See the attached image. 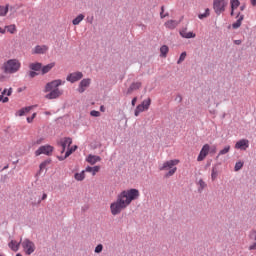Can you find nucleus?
Listing matches in <instances>:
<instances>
[{"label": "nucleus", "instance_id": "f257e3e1", "mask_svg": "<svg viewBox=\"0 0 256 256\" xmlns=\"http://www.w3.org/2000/svg\"><path fill=\"white\" fill-rule=\"evenodd\" d=\"M139 195V191L135 188L122 191L118 195L117 200L110 205L111 214L119 215L121 211L127 209V207L131 205L132 201H136V199H139Z\"/></svg>", "mask_w": 256, "mask_h": 256}, {"label": "nucleus", "instance_id": "f03ea898", "mask_svg": "<svg viewBox=\"0 0 256 256\" xmlns=\"http://www.w3.org/2000/svg\"><path fill=\"white\" fill-rule=\"evenodd\" d=\"M65 85V81L61 79L53 80L48 82L45 86L44 92L48 93L45 95V99H59L63 95V90H60L59 87Z\"/></svg>", "mask_w": 256, "mask_h": 256}, {"label": "nucleus", "instance_id": "7ed1b4c3", "mask_svg": "<svg viewBox=\"0 0 256 256\" xmlns=\"http://www.w3.org/2000/svg\"><path fill=\"white\" fill-rule=\"evenodd\" d=\"M21 69V62L18 59H10L6 61L2 66V71L8 75H13Z\"/></svg>", "mask_w": 256, "mask_h": 256}, {"label": "nucleus", "instance_id": "20e7f679", "mask_svg": "<svg viewBox=\"0 0 256 256\" xmlns=\"http://www.w3.org/2000/svg\"><path fill=\"white\" fill-rule=\"evenodd\" d=\"M180 161L179 159L174 160H168L162 164V166L159 167L160 171H168L165 175V177H173L175 173H177L176 165H179Z\"/></svg>", "mask_w": 256, "mask_h": 256}, {"label": "nucleus", "instance_id": "39448f33", "mask_svg": "<svg viewBox=\"0 0 256 256\" xmlns=\"http://www.w3.org/2000/svg\"><path fill=\"white\" fill-rule=\"evenodd\" d=\"M21 245L25 255H33V253H35L36 246L33 241L25 238L23 241H21Z\"/></svg>", "mask_w": 256, "mask_h": 256}, {"label": "nucleus", "instance_id": "423d86ee", "mask_svg": "<svg viewBox=\"0 0 256 256\" xmlns=\"http://www.w3.org/2000/svg\"><path fill=\"white\" fill-rule=\"evenodd\" d=\"M149 107H151V98H147L146 100H143V102L136 107L134 112L135 117H139L140 113H143V111L149 110Z\"/></svg>", "mask_w": 256, "mask_h": 256}, {"label": "nucleus", "instance_id": "0eeeda50", "mask_svg": "<svg viewBox=\"0 0 256 256\" xmlns=\"http://www.w3.org/2000/svg\"><path fill=\"white\" fill-rule=\"evenodd\" d=\"M225 7H227V1H225V0H214L213 1V9H214L216 15H221V13H224Z\"/></svg>", "mask_w": 256, "mask_h": 256}, {"label": "nucleus", "instance_id": "6e6552de", "mask_svg": "<svg viewBox=\"0 0 256 256\" xmlns=\"http://www.w3.org/2000/svg\"><path fill=\"white\" fill-rule=\"evenodd\" d=\"M53 153V146L51 145H44L41 146L39 149L35 151L36 157H39V155H51Z\"/></svg>", "mask_w": 256, "mask_h": 256}, {"label": "nucleus", "instance_id": "1a4fd4ad", "mask_svg": "<svg viewBox=\"0 0 256 256\" xmlns=\"http://www.w3.org/2000/svg\"><path fill=\"white\" fill-rule=\"evenodd\" d=\"M210 151L211 146L209 144H204L197 157V161H205V158L209 155Z\"/></svg>", "mask_w": 256, "mask_h": 256}, {"label": "nucleus", "instance_id": "9d476101", "mask_svg": "<svg viewBox=\"0 0 256 256\" xmlns=\"http://www.w3.org/2000/svg\"><path fill=\"white\" fill-rule=\"evenodd\" d=\"M81 79H83V72H73L66 77L69 83H77V81H81Z\"/></svg>", "mask_w": 256, "mask_h": 256}, {"label": "nucleus", "instance_id": "9b49d317", "mask_svg": "<svg viewBox=\"0 0 256 256\" xmlns=\"http://www.w3.org/2000/svg\"><path fill=\"white\" fill-rule=\"evenodd\" d=\"M49 51V46L47 45H37L32 50V55H45Z\"/></svg>", "mask_w": 256, "mask_h": 256}, {"label": "nucleus", "instance_id": "f8f14e48", "mask_svg": "<svg viewBox=\"0 0 256 256\" xmlns=\"http://www.w3.org/2000/svg\"><path fill=\"white\" fill-rule=\"evenodd\" d=\"M249 148V140L241 139L235 144V149H240L241 151H247Z\"/></svg>", "mask_w": 256, "mask_h": 256}, {"label": "nucleus", "instance_id": "ddd939ff", "mask_svg": "<svg viewBox=\"0 0 256 256\" xmlns=\"http://www.w3.org/2000/svg\"><path fill=\"white\" fill-rule=\"evenodd\" d=\"M89 85H91L90 78H85V79L81 80L79 87H78V91L80 93H85V90L87 89V87H89Z\"/></svg>", "mask_w": 256, "mask_h": 256}, {"label": "nucleus", "instance_id": "4468645a", "mask_svg": "<svg viewBox=\"0 0 256 256\" xmlns=\"http://www.w3.org/2000/svg\"><path fill=\"white\" fill-rule=\"evenodd\" d=\"M71 143H73V140L70 137H66L60 140V146L62 147L61 153H65L66 147L69 149L71 147Z\"/></svg>", "mask_w": 256, "mask_h": 256}, {"label": "nucleus", "instance_id": "2eb2a0df", "mask_svg": "<svg viewBox=\"0 0 256 256\" xmlns=\"http://www.w3.org/2000/svg\"><path fill=\"white\" fill-rule=\"evenodd\" d=\"M35 107H37V105H32V106H27V107H24L20 110H18L16 112V115L18 117H23L24 115H27V113H29L30 111H32V109H35Z\"/></svg>", "mask_w": 256, "mask_h": 256}, {"label": "nucleus", "instance_id": "dca6fc26", "mask_svg": "<svg viewBox=\"0 0 256 256\" xmlns=\"http://www.w3.org/2000/svg\"><path fill=\"white\" fill-rule=\"evenodd\" d=\"M236 22L232 24V27L234 29H239V27H241L242 23H243V19H245V15L241 14V12H239L236 16Z\"/></svg>", "mask_w": 256, "mask_h": 256}, {"label": "nucleus", "instance_id": "f3484780", "mask_svg": "<svg viewBox=\"0 0 256 256\" xmlns=\"http://www.w3.org/2000/svg\"><path fill=\"white\" fill-rule=\"evenodd\" d=\"M181 37L184 39H195L196 35L193 32H188L187 28L183 29L180 31Z\"/></svg>", "mask_w": 256, "mask_h": 256}, {"label": "nucleus", "instance_id": "a211bd4d", "mask_svg": "<svg viewBox=\"0 0 256 256\" xmlns=\"http://www.w3.org/2000/svg\"><path fill=\"white\" fill-rule=\"evenodd\" d=\"M141 82H133L128 90H127V95H131V93H133V91H137L138 89H141Z\"/></svg>", "mask_w": 256, "mask_h": 256}, {"label": "nucleus", "instance_id": "6ab92c4d", "mask_svg": "<svg viewBox=\"0 0 256 256\" xmlns=\"http://www.w3.org/2000/svg\"><path fill=\"white\" fill-rule=\"evenodd\" d=\"M87 163H90V165H95V163H99L101 161V157L97 155H88L86 158Z\"/></svg>", "mask_w": 256, "mask_h": 256}, {"label": "nucleus", "instance_id": "aec40b11", "mask_svg": "<svg viewBox=\"0 0 256 256\" xmlns=\"http://www.w3.org/2000/svg\"><path fill=\"white\" fill-rule=\"evenodd\" d=\"M230 5H231V17H233V15H235V9H237L239 7V5H241V2H239V0H230Z\"/></svg>", "mask_w": 256, "mask_h": 256}, {"label": "nucleus", "instance_id": "412c9836", "mask_svg": "<svg viewBox=\"0 0 256 256\" xmlns=\"http://www.w3.org/2000/svg\"><path fill=\"white\" fill-rule=\"evenodd\" d=\"M86 173H92L93 176L97 175V173H99V171H101V167L100 166H88L85 169Z\"/></svg>", "mask_w": 256, "mask_h": 256}, {"label": "nucleus", "instance_id": "4be33fe9", "mask_svg": "<svg viewBox=\"0 0 256 256\" xmlns=\"http://www.w3.org/2000/svg\"><path fill=\"white\" fill-rule=\"evenodd\" d=\"M164 25L167 29H175L179 25V21H177V20H168L167 22H165Z\"/></svg>", "mask_w": 256, "mask_h": 256}, {"label": "nucleus", "instance_id": "5701e85b", "mask_svg": "<svg viewBox=\"0 0 256 256\" xmlns=\"http://www.w3.org/2000/svg\"><path fill=\"white\" fill-rule=\"evenodd\" d=\"M20 245H21V242H17L15 240H11L10 243L8 244V247H10V249L12 251L17 252V251H19Z\"/></svg>", "mask_w": 256, "mask_h": 256}, {"label": "nucleus", "instance_id": "b1692460", "mask_svg": "<svg viewBox=\"0 0 256 256\" xmlns=\"http://www.w3.org/2000/svg\"><path fill=\"white\" fill-rule=\"evenodd\" d=\"M53 67H55V62H52L48 65H45L42 67V75H46V73H49V71H51V69H53Z\"/></svg>", "mask_w": 256, "mask_h": 256}, {"label": "nucleus", "instance_id": "393cba45", "mask_svg": "<svg viewBox=\"0 0 256 256\" xmlns=\"http://www.w3.org/2000/svg\"><path fill=\"white\" fill-rule=\"evenodd\" d=\"M5 29L11 35H15V33H17V26H15V24H11V25L5 26Z\"/></svg>", "mask_w": 256, "mask_h": 256}, {"label": "nucleus", "instance_id": "a878e982", "mask_svg": "<svg viewBox=\"0 0 256 256\" xmlns=\"http://www.w3.org/2000/svg\"><path fill=\"white\" fill-rule=\"evenodd\" d=\"M9 13V4H6V6H0V17H5Z\"/></svg>", "mask_w": 256, "mask_h": 256}, {"label": "nucleus", "instance_id": "bb28decb", "mask_svg": "<svg viewBox=\"0 0 256 256\" xmlns=\"http://www.w3.org/2000/svg\"><path fill=\"white\" fill-rule=\"evenodd\" d=\"M83 19H85V16L83 14H79L76 18L72 20V24L79 25L81 21H83Z\"/></svg>", "mask_w": 256, "mask_h": 256}, {"label": "nucleus", "instance_id": "cd10ccee", "mask_svg": "<svg viewBox=\"0 0 256 256\" xmlns=\"http://www.w3.org/2000/svg\"><path fill=\"white\" fill-rule=\"evenodd\" d=\"M160 53V57H167V53H169V47L167 45L161 46Z\"/></svg>", "mask_w": 256, "mask_h": 256}, {"label": "nucleus", "instance_id": "c85d7f7f", "mask_svg": "<svg viewBox=\"0 0 256 256\" xmlns=\"http://www.w3.org/2000/svg\"><path fill=\"white\" fill-rule=\"evenodd\" d=\"M43 68L41 63H32L30 64V69H32V71H41Z\"/></svg>", "mask_w": 256, "mask_h": 256}, {"label": "nucleus", "instance_id": "c756f323", "mask_svg": "<svg viewBox=\"0 0 256 256\" xmlns=\"http://www.w3.org/2000/svg\"><path fill=\"white\" fill-rule=\"evenodd\" d=\"M74 178L76 179V181H83V179H85V170L80 173H76L74 175Z\"/></svg>", "mask_w": 256, "mask_h": 256}, {"label": "nucleus", "instance_id": "7c9ffc66", "mask_svg": "<svg viewBox=\"0 0 256 256\" xmlns=\"http://www.w3.org/2000/svg\"><path fill=\"white\" fill-rule=\"evenodd\" d=\"M229 151H231V146H225L224 149L219 151L218 157H221V155H227Z\"/></svg>", "mask_w": 256, "mask_h": 256}, {"label": "nucleus", "instance_id": "2f4dec72", "mask_svg": "<svg viewBox=\"0 0 256 256\" xmlns=\"http://www.w3.org/2000/svg\"><path fill=\"white\" fill-rule=\"evenodd\" d=\"M74 151H77V146L68 148V151H66L64 158L67 159V157H69L72 153H74Z\"/></svg>", "mask_w": 256, "mask_h": 256}, {"label": "nucleus", "instance_id": "473e14b6", "mask_svg": "<svg viewBox=\"0 0 256 256\" xmlns=\"http://www.w3.org/2000/svg\"><path fill=\"white\" fill-rule=\"evenodd\" d=\"M209 15H211V13H210L209 8H207V9L205 10V13L198 15V18H199V19H206V17H209Z\"/></svg>", "mask_w": 256, "mask_h": 256}, {"label": "nucleus", "instance_id": "72a5a7b5", "mask_svg": "<svg viewBox=\"0 0 256 256\" xmlns=\"http://www.w3.org/2000/svg\"><path fill=\"white\" fill-rule=\"evenodd\" d=\"M219 175V172L217 171V168H212V173H211V179L212 181H215Z\"/></svg>", "mask_w": 256, "mask_h": 256}, {"label": "nucleus", "instance_id": "f704fd0d", "mask_svg": "<svg viewBox=\"0 0 256 256\" xmlns=\"http://www.w3.org/2000/svg\"><path fill=\"white\" fill-rule=\"evenodd\" d=\"M186 57H187V52H182L178 61H177V64L180 65V63H183V61H185Z\"/></svg>", "mask_w": 256, "mask_h": 256}, {"label": "nucleus", "instance_id": "c9c22d12", "mask_svg": "<svg viewBox=\"0 0 256 256\" xmlns=\"http://www.w3.org/2000/svg\"><path fill=\"white\" fill-rule=\"evenodd\" d=\"M164 13H165V6H162L161 12H160L161 19H165V17H169V13H166V14H164Z\"/></svg>", "mask_w": 256, "mask_h": 256}, {"label": "nucleus", "instance_id": "e433bc0d", "mask_svg": "<svg viewBox=\"0 0 256 256\" xmlns=\"http://www.w3.org/2000/svg\"><path fill=\"white\" fill-rule=\"evenodd\" d=\"M91 117H101V112L97 111V110H92L90 112Z\"/></svg>", "mask_w": 256, "mask_h": 256}, {"label": "nucleus", "instance_id": "4c0bfd02", "mask_svg": "<svg viewBox=\"0 0 256 256\" xmlns=\"http://www.w3.org/2000/svg\"><path fill=\"white\" fill-rule=\"evenodd\" d=\"M198 184L200 186L201 191H203V189L207 187V184L205 183V181H203V179H200L198 181Z\"/></svg>", "mask_w": 256, "mask_h": 256}, {"label": "nucleus", "instance_id": "58836bf2", "mask_svg": "<svg viewBox=\"0 0 256 256\" xmlns=\"http://www.w3.org/2000/svg\"><path fill=\"white\" fill-rule=\"evenodd\" d=\"M243 168V162H237L235 164V171H239Z\"/></svg>", "mask_w": 256, "mask_h": 256}, {"label": "nucleus", "instance_id": "ea45409f", "mask_svg": "<svg viewBox=\"0 0 256 256\" xmlns=\"http://www.w3.org/2000/svg\"><path fill=\"white\" fill-rule=\"evenodd\" d=\"M103 251V244H98L95 248V253H101Z\"/></svg>", "mask_w": 256, "mask_h": 256}, {"label": "nucleus", "instance_id": "a19ab883", "mask_svg": "<svg viewBox=\"0 0 256 256\" xmlns=\"http://www.w3.org/2000/svg\"><path fill=\"white\" fill-rule=\"evenodd\" d=\"M35 117H37V113H33L32 117H28L27 118V123H33V119H35Z\"/></svg>", "mask_w": 256, "mask_h": 256}, {"label": "nucleus", "instance_id": "79ce46f5", "mask_svg": "<svg viewBox=\"0 0 256 256\" xmlns=\"http://www.w3.org/2000/svg\"><path fill=\"white\" fill-rule=\"evenodd\" d=\"M47 165H49V161L42 162L40 164V170L43 171V169H45V167H47Z\"/></svg>", "mask_w": 256, "mask_h": 256}, {"label": "nucleus", "instance_id": "37998d69", "mask_svg": "<svg viewBox=\"0 0 256 256\" xmlns=\"http://www.w3.org/2000/svg\"><path fill=\"white\" fill-rule=\"evenodd\" d=\"M256 250V242L249 246V251H255Z\"/></svg>", "mask_w": 256, "mask_h": 256}, {"label": "nucleus", "instance_id": "c03bdc74", "mask_svg": "<svg viewBox=\"0 0 256 256\" xmlns=\"http://www.w3.org/2000/svg\"><path fill=\"white\" fill-rule=\"evenodd\" d=\"M7 93V89H4L2 92V95H0V101H3V99L5 98L4 95H6Z\"/></svg>", "mask_w": 256, "mask_h": 256}, {"label": "nucleus", "instance_id": "a18cd8bd", "mask_svg": "<svg viewBox=\"0 0 256 256\" xmlns=\"http://www.w3.org/2000/svg\"><path fill=\"white\" fill-rule=\"evenodd\" d=\"M11 93H13V89L12 88H10L9 90L6 89V95L8 97H11Z\"/></svg>", "mask_w": 256, "mask_h": 256}, {"label": "nucleus", "instance_id": "49530a36", "mask_svg": "<svg viewBox=\"0 0 256 256\" xmlns=\"http://www.w3.org/2000/svg\"><path fill=\"white\" fill-rule=\"evenodd\" d=\"M210 153H217V147L213 146L212 148H210Z\"/></svg>", "mask_w": 256, "mask_h": 256}, {"label": "nucleus", "instance_id": "de8ad7c7", "mask_svg": "<svg viewBox=\"0 0 256 256\" xmlns=\"http://www.w3.org/2000/svg\"><path fill=\"white\" fill-rule=\"evenodd\" d=\"M0 33L2 35H5V33H7V29L6 28H0Z\"/></svg>", "mask_w": 256, "mask_h": 256}, {"label": "nucleus", "instance_id": "09e8293b", "mask_svg": "<svg viewBox=\"0 0 256 256\" xmlns=\"http://www.w3.org/2000/svg\"><path fill=\"white\" fill-rule=\"evenodd\" d=\"M136 103H137V97H134L132 99V107H135Z\"/></svg>", "mask_w": 256, "mask_h": 256}, {"label": "nucleus", "instance_id": "8fccbe9b", "mask_svg": "<svg viewBox=\"0 0 256 256\" xmlns=\"http://www.w3.org/2000/svg\"><path fill=\"white\" fill-rule=\"evenodd\" d=\"M9 102V98L8 97H4L2 100V103H8Z\"/></svg>", "mask_w": 256, "mask_h": 256}, {"label": "nucleus", "instance_id": "3c124183", "mask_svg": "<svg viewBox=\"0 0 256 256\" xmlns=\"http://www.w3.org/2000/svg\"><path fill=\"white\" fill-rule=\"evenodd\" d=\"M250 3H251V5H253V7L256 6V0H250Z\"/></svg>", "mask_w": 256, "mask_h": 256}, {"label": "nucleus", "instance_id": "603ef678", "mask_svg": "<svg viewBox=\"0 0 256 256\" xmlns=\"http://www.w3.org/2000/svg\"><path fill=\"white\" fill-rule=\"evenodd\" d=\"M235 45H241V40H234Z\"/></svg>", "mask_w": 256, "mask_h": 256}, {"label": "nucleus", "instance_id": "864d4df0", "mask_svg": "<svg viewBox=\"0 0 256 256\" xmlns=\"http://www.w3.org/2000/svg\"><path fill=\"white\" fill-rule=\"evenodd\" d=\"M37 73L36 72H30V77H36Z\"/></svg>", "mask_w": 256, "mask_h": 256}, {"label": "nucleus", "instance_id": "5fc2aeb1", "mask_svg": "<svg viewBox=\"0 0 256 256\" xmlns=\"http://www.w3.org/2000/svg\"><path fill=\"white\" fill-rule=\"evenodd\" d=\"M100 111H101L102 113H105V106H100Z\"/></svg>", "mask_w": 256, "mask_h": 256}, {"label": "nucleus", "instance_id": "6e6d98bb", "mask_svg": "<svg viewBox=\"0 0 256 256\" xmlns=\"http://www.w3.org/2000/svg\"><path fill=\"white\" fill-rule=\"evenodd\" d=\"M45 199H47V194H43L42 196V201H45Z\"/></svg>", "mask_w": 256, "mask_h": 256}, {"label": "nucleus", "instance_id": "4d7b16f0", "mask_svg": "<svg viewBox=\"0 0 256 256\" xmlns=\"http://www.w3.org/2000/svg\"><path fill=\"white\" fill-rule=\"evenodd\" d=\"M4 77L0 76V83L3 81Z\"/></svg>", "mask_w": 256, "mask_h": 256}, {"label": "nucleus", "instance_id": "13d9d810", "mask_svg": "<svg viewBox=\"0 0 256 256\" xmlns=\"http://www.w3.org/2000/svg\"><path fill=\"white\" fill-rule=\"evenodd\" d=\"M36 143H37V145L41 144V140H37Z\"/></svg>", "mask_w": 256, "mask_h": 256}, {"label": "nucleus", "instance_id": "bf43d9fd", "mask_svg": "<svg viewBox=\"0 0 256 256\" xmlns=\"http://www.w3.org/2000/svg\"><path fill=\"white\" fill-rule=\"evenodd\" d=\"M45 115H51V113L50 112H45Z\"/></svg>", "mask_w": 256, "mask_h": 256}, {"label": "nucleus", "instance_id": "052dcab7", "mask_svg": "<svg viewBox=\"0 0 256 256\" xmlns=\"http://www.w3.org/2000/svg\"><path fill=\"white\" fill-rule=\"evenodd\" d=\"M244 9H245V7H243V6L240 8L241 11H243Z\"/></svg>", "mask_w": 256, "mask_h": 256}, {"label": "nucleus", "instance_id": "680f3d73", "mask_svg": "<svg viewBox=\"0 0 256 256\" xmlns=\"http://www.w3.org/2000/svg\"><path fill=\"white\" fill-rule=\"evenodd\" d=\"M254 234H255V237H254V239H255V241H256V231H254Z\"/></svg>", "mask_w": 256, "mask_h": 256}, {"label": "nucleus", "instance_id": "e2e57ef3", "mask_svg": "<svg viewBox=\"0 0 256 256\" xmlns=\"http://www.w3.org/2000/svg\"><path fill=\"white\" fill-rule=\"evenodd\" d=\"M0 91H2V88H0Z\"/></svg>", "mask_w": 256, "mask_h": 256}]
</instances>
